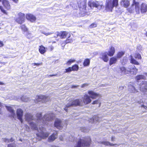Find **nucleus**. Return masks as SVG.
<instances>
[{"label": "nucleus", "instance_id": "nucleus-16", "mask_svg": "<svg viewBox=\"0 0 147 147\" xmlns=\"http://www.w3.org/2000/svg\"><path fill=\"white\" fill-rule=\"evenodd\" d=\"M88 94H89L90 97L92 99H95L98 97H100V95L92 91H89L88 92Z\"/></svg>", "mask_w": 147, "mask_h": 147}, {"label": "nucleus", "instance_id": "nucleus-44", "mask_svg": "<svg viewBox=\"0 0 147 147\" xmlns=\"http://www.w3.org/2000/svg\"><path fill=\"white\" fill-rule=\"evenodd\" d=\"M97 26L96 24L95 23H93L90 25L89 27L90 28H92L94 27H96Z\"/></svg>", "mask_w": 147, "mask_h": 147}, {"label": "nucleus", "instance_id": "nucleus-36", "mask_svg": "<svg viewBox=\"0 0 147 147\" xmlns=\"http://www.w3.org/2000/svg\"><path fill=\"white\" fill-rule=\"evenodd\" d=\"M68 37L66 40L63 41L64 43L67 44L69 43H71L73 42V40L71 38H70V37L68 36Z\"/></svg>", "mask_w": 147, "mask_h": 147}, {"label": "nucleus", "instance_id": "nucleus-11", "mask_svg": "<svg viewBox=\"0 0 147 147\" xmlns=\"http://www.w3.org/2000/svg\"><path fill=\"white\" fill-rule=\"evenodd\" d=\"M63 126V123L60 119H57L55 121L54 126L57 129H61Z\"/></svg>", "mask_w": 147, "mask_h": 147}, {"label": "nucleus", "instance_id": "nucleus-40", "mask_svg": "<svg viewBox=\"0 0 147 147\" xmlns=\"http://www.w3.org/2000/svg\"><path fill=\"white\" fill-rule=\"evenodd\" d=\"M80 130L82 132H87L88 131V129L85 127H81Z\"/></svg>", "mask_w": 147, "mask_h": 147}, {"label": "nucleus", "instance_id": "nucleus-4", "mask_svg": "<svg viewBox=\"0 0 147 147\" xmlns=\"http://www.w3.org/2000/svg\"><path fill=\"white\" fill-rule=\"evenodd\" d=\"M91 141V139L89 137L80 139L74 147H89Z\"/></svg>", "mask_w": 147, "mask_h": 147}, {"label": "nucleus", "instance_id": "nucleus-19", "mask_svg": "<svg viewBox=\"0 0 147 147\" xmlns=\"http://www.w3.org/2000/svg\"><path fill=\"white\" fill-rule=\"evenodd\" d=\"M0 2H2L3 4L7 9H10V5L7 1L6 0H0Z\"/></svg>", "mask_w": 147, "mask_h": 147}, {"label": "nucleus", "instance_id": "nucleus-2", "mask_svg": "<svg viewBox=\"0 0 147 147\" xmlns=\"http://www.w3.org/2000/svg\"><path fill=\"white\" fill-rule=\"evenodd\" d=\"M146 76L147 77V73L144 75H139L136 77V79L139 84L140 90L143 92H146L147 90V81H140L141 79H146Z\"/></svg>", "mask_w": 147, "mask_h": 147}, {"label": "nucleus", "instance_id": "nucleus-28", "mask_svg": "<svg viewBox=\"0 0 147 147\" xmlns=\"http://www.w3.org/2000/svg\"><path fill=\"white\" fill-rule=\"evenodd\" d=\"M40 52L42 54H43L46 52L45 48L42 45L40 46L39 48Z\"/></svg>", "mask_w": 147, "mask_h": 147}, {"label": "nucleus", "instance_id": "nucleus-22", "mask_svg": "<svg viewBox=\"0 0 147 147\" xmlns=\"http://www.w3.org/2000/svg\"><path fill=\"white\" fill-rule=\"evenodd\" d=\"M140 10L142 13L146 12L147 11V5L145 3H143L141 5Z\"/></svg>", "mask_w": 147, "mask_h": 147}, {"label": "nucleus", "instance_id": "nucleus-46", "mask_svg": "<svg viewBox=\"0 0 147 147\" xmlns=\"http://www.w3.org/2000/svg\"><path fill=\"white\" fill-rule=\"evenodd\" d=\"M8 147H15V145L14 143H13L11 144H8Z\"/></svg>", "mask_w": 147, "mask_h": 147}, {"label": "nucleus", "instance_id": "nucleus-33", "mask_svg": "<svg viewBox=\"0 0 147 147\" xmlns=\"http://www.w3.org/2000/svg\"><path fill=\"white\" fill-rule=\"evenodd\" d=\"M76 60L74 59H69L66 63V64L67 65L69 66L71 64L74 62H75Z\"/></svg>", "mask_w": 147, "mask_h": 147}, {"label": "nucleus", "instance_id": "nucleus-15", "mask_svg": "<svg viewBox=\"0 0 147 147\" xmlns=\"http://www.w3.org/2000/svg\"><path fill=\"white\" fill-rule=\"evenodd\" d=\"M5 107L7 110L9 111L11 113L10 115H9V116L11 118H14V117H16V114L14 112V110L10 107L6 106Z\"/></svg>", "mask_w": 147, "mask_h": 147}, {"label": "nucleus", "instance_id": "nucleus-24", "mask_svg": "<svg viewBox=\"0 0 147 147\" xmlns=\"http://www.w3.org/2000/svg\"><path fill=\"white\" fill-rule=\"evenodd\" d=\"M78 4V6L80 7H82V5L83 8H86V0H84V2H82V3L80 1H77Z\"/></svg>", "mask_w": 147, "mask_h": 147}, {"label": "nucleus", "instance_id": "nucleus-31", "mask_svg": "<svg viewBox=\"0 0 147 147\" xmlns=\"http://www.w3.org/2000/svg\"><path fill=\"white\" fill-rule=\"evenodd\" d=\"M20 100L23 102H27L29 100V98L26 96H23L20 98Z\"/></svg>", "mask_w": 147, "mask_h": 147}, {"label": "nucleus", "instance_id": "nucleus-42", "mask_svg": "<svg viewBox=\"0 0 147 147\" xmlns=\"http://www.w3.org/2000/svg\"><path fill=\"white\" fill-rule=\"evenodd\" d=\"M26 33V36L28 38H32V36L30 33L28 31Z\"/></svg>", "mask_w": 147, "mask_h": 147}, {"label": "nucleus", "instance_id": "nucleus-23", "mask_svg": "<svg viewBox=\"0 0 147 147\" xmlns=\"http://www.w3.org/2000/svg\"><path fill=\"white\" fill-rule=\"evenodd\" d=\"M129 59L130 60V62L131 63L135 65H139V63L134 59L132 56L130 55L129 56Z\"/></svg>", "mask_w": 147, "mask_h": 147}, {"label": "nucleus", "instance_id": "nucleus-13", "mask_svg": "<svg viewBox=\"0 0 147 147\" xmlns=\"http://www.w3.org/2000/svg\"><path fill=\"white\" fill-rule=\"evenodd\" d=\"M107 55L108 53L107 52H102L100 54V57L105 62H107L109 60Z\"/></svg>", "mask_w": 147, "mask_h": 147}, {"label": "nucleus", "instance_id": "nucleus-14", "mask_svg": "<svg viewBox=\"0 0 147 147\" xmlns=\"http://www.w3.org/2000/svg\"><path fill=\"white\" fill-rule=\"evenodd\" d=\"M100 144H104L107 146H114L115 145V146L116 147H124V145L123 144H120L119 145H117V144H113L109 142H100Z\"/></svg>", "mask_w": 147, "mask_h": 147}, {"label": "nucleus", "instance_id": "nucleus-52", "mask_svg": "<svg viewBox=\"0 0 147 147\" xmlns=\"http://www.w3.org/2000/svg\"><path fill=\"white\" fill-rule=\"evenodd\" d=\"M99 102L98 100H96L93 102L92 104H98Z\"/></svg>", "mask_w": 147, "mask_h": 147}, {"label": "nucleus", "instance_id": "nucleus-8", "mask_svg": "<svg viewBox=\"0 0 147 147\" xmlns=\"http://www.w3.org/2000/svg\"><path fill=\"white\" fill-rule=\"evenodd\" d=\"M88 5L91 8L95 7L100 10L103 6L102 3V2H92V1H89L88 3Z\"/></svg>", "mask_w": 147, "mask_h": 147}, {"label": "nucleus", "instance_id": "nucleus-35", "mask_svg": "<svg viewBox=\"0 0 147 147\" xmlns=\"http://www.w3.org/2000/svg\"><path fill=\"white\" fill-rule=\"evenodd\" d=\"M2 140L5 143H7L10 142H13L14 141V140L12 138H11L10 140L7 138H3Z\"/></svg>", "mask_w": 147, "mask_h": 147}, {"label": "nucleus", "instance_id": "nucleus-55", "mask_svg": "<svg viewBox=\"0 0 147 147\" xmlns=\"http://www.w3.org/2000/svg\"><path fill=\"white\" fill-rule=\"evenodd\" d=\"M50 51H52L54 49L53 47L52 46H51L49 47Z\"/></svg>", "mask_w": 147, "mask_h": 147}, {"label": "nucleus", "instance_id": "nucleus-38", "mask_svg": "<svg viewBox=\"0 0 147 147\" xmlns=\"http://www.w3.org/2000/svg\"><path fill=\"white\" fill-rule=\"evenodd\" d=\"M124 54V53L122 51L119 52L117 55V58H119L122 56Z\"/></svg>", "mask_w": 147, "mask_h": 147}, {"label": "nucleus", "instance_id": "nucleus-37", "mask_svg": "<svg viewBox=\"0 0 147 147\" xmlns=\"http://www.w3.org/2000/svg\"><path fill=\"white\" fill-rule=\"evenodd\" d=\"M21 29L24 32H26L28 30V29L24 25H22L21 26Z\"/></svg>", "mask_w": 147, "mask_h": 147}, {"label": "nucleus", "instance_id": "nucleus-29", "mask_svg": "<svg viewBox=\"0 0 147 147\" xmlns=\"http://www.w3.org/2000/svg\"><path fill=\"white\" fill-rule=\"evenodd\" d=\"M100 119L97 116H94L92 118L90 122L92 123H94L95 121L99 122Z\"/></svg>", "mask_w": 147, "mask_h": 147}, {"label": "nucleus", "instance_id": "nucleus-58", "mask_svg": "<svg viewBox=\"0 0 147 147\" xmlns=\"http://www.w3.org/2000/svg\"><path fill=\"white\" fill-rule=\"evenodd\" d=\"M123 88V86H120L119 87V89L120 90H122Z\"/></svg>", "mask_w": 147, "mask_h": 147}, {"label": "nucleus", "instance_id": "nucleus-9", "mask_svg": "<svg viewBox=\"0 0 147 147\" xmlns=\"http://www.w3.org/2000/svg\"><path fill=\"white\" fill-rule=\"evenodd\" d=\"M18 16L15 18L16 21L20 24H22L24 22L25 20V14L20 12L18 13Z\"/></svg>", "mask_w": 147, "mask_h": 147}, {"label": "nucleus", "instance_id": "nucleus-10", "mask_svg": "<svg viewBox=\"0 0 147 147\" xmlns=\"http://www.w3.org/2000/svg\"><path fill=\"white\" fill-rule=\"evenodd\" d=\"M56 36H55L54 37H57L59 36L61 38H65L68 36H69V37H70L71 36L70 34L66 31L61 32H57L56 33Z\"/></svg>", "mask_w": 147, "mask_h": 147}, {"label": "nucleus", "instance_id": "nucleus-60", "mask_svg": "<svg viewBox=\"0 0 147 147\" xmlns=\"http://www.w3.org/2000/svg\"><path fill=\"white\" fill-rule=\"evenodd\" d=\"M3 82H0V85H3Z\"/></svg>", "mask_w": 147, "mask_h": 147}, {"label": "nucleus", "instance_id": "nucleus-12", "mask_svg": "<svg viewBox=\"0 0 147 147\" xmlns=\"http://www.w3.org/2000/svg\"><path fill=\"white\" fill-rule=\"evenodd\" d=\"M23 113V111L21 109H17L16 115L18 119L20 120L22 123L23 122V120L22 119Z\"/></svg>", "mask_w": 147, "mask_h": 147}, {"label": "nucleus", "instance_id": "nucleus-48", "mask_svg": "<svg viewBox=\"0 0 147 147\" xmlns=\"http://www.w3.org/2000/svg\"><path fill=\"white\" fill-rule=\"evenodd\" d=\"M0 9L2 12L4 13H6V11L5 10L3 9V7L1 6H0Z\"/></svg>", "mask_w": 147, "mask_h": 147}, {"label": "nucleus", "instance_id": "nucleus-59", "mask_svg": "<svg viewBox=\"0 0 147 147\" xmlns=\"http://www.w3.org/2000/svg\"><path fill=\"white\" fill-rule=\"evenodd\" d=\"M15 2L17 3L18 1V0H13Z\"/></svg>", "mask_w": 147, "mask_h": 147}, {"label": "nucleus", "instance_id": "nucleus-57", "mask_svg": "<svg viewBox=\"0 0 147 147\" xmlns=\"http://www.w3.org/2000/svg\"><path fill=\"white\" fill-rule=\"evenodd\" d=\"M59 139L61 141L63 140V138L62 136H60L59 138Z\"/></svg>", "mask_w": 147, "mask_h": 147}, {"label": "nucleus", "instance_id": "nucleus-32", "mask_svg": "<svg viewBox=\"0 0 147 147\" xmlns=\"http://www.w3.org/2000/svg\"><path fill=\"white\" fill-rule=\"evenodd\" d=\"M90 61L89 59H86L84 62L83 65L84 66H88L90 64Z\"/></svg>", "mask_w": 147, "mask_h": 147}, {"label": "nucleus", "instance_id": "nucleus-45", "mask_svg": "<svg viewBox=\"0 0 147 147\" xmlns=\"http://www.w3.org/2000/svg\"><path fill=\"white\" fill-rule=\"evenodd\" d=\"M42 64V63H32V65L33 66H35L36 65L38 66L39 65H41Z\"/></svg>", "mask_w": 147, "mask_h": 147}, {"label": "nucleus", "instance_id": "nucleus-3", "mask_svg": "<svg viewBox=\"0 0 147 147\" xmlns=\"http://www.w3.org/2000/svg\"><path fill=\"white\" fill-rule=\"evenodd\" d=\"M116 68L118 69V72L122 74H126L130 73L131 74H136L138 71L137 69L133 65H129L127 69L124 67H117Z\"/></svg>", "mask_w": 147, "mask_h": 147}, {"label": "nucleus", "instance_id": "nucleus-1", "mask_svg": "<svg viewBox=\"0 0 147 147\" xmlns=\"http://www.w3.org/2000/svg\"><path fill=\"white\" fill-rule=\"evenodd\" d=\"M36 119H33L32 115L30 113H27L25 116L26 121L29 123L32 129L37 130L39 132V129L42 133L43 137H47L49 135L48 133H44L45 128L43 127L44 125H48V122L53 120V115L52 114H46L43 117L41 118L42 115L41 113H37Z\"/></svg>", "mask_w": 147, "mask_h": 147}, {"label": "nucleus", "instance_id": "nucleus-20", "mask_svg": "<svg viewBox=\"0 0 147 147\" xmlns=\"http://www.w3.org/2000/svg\"><path fill=\"white\" fill-rule=\"evenodd\" d=\"M57 131H55L53 134L49 138V141L51 142L54 141L57 137Z\"/></svg>", "mask_w": 147, "mask_h": 147}, {"label": "nucleus", "instance_id": "nucleus-53", "mask_svg": "<svg viewBox=\"0 0 147 147\" xmlns=\"http://www.w3.org/2000/svg\"><path fill=\"white\" fill-rule=\"evenodd\" d=\"M78 86V85H72L71 86V88H76Z\"/></svg>", "mask_w": 147, "mask_h": 147}, {"label": "nucleus", "instance_id": "nucleus-17", "mask_svg": "<svg viewBox=\"0 0 147 147\" xmlns=\"http://www.w3.org/2000/svg\"><path fill=\"white\" fill-rule=\"evenodd\" d=\"M83 99L84 103L86 104H87L90 103L91 101L90 97L86 94L84 95Z\"/></svg>", "mask_w": 147, "mask_h": 147}, {"label": "nucleus", "instance_id": "nucleus-7", "mask_svg": "<svg viewBox=\"0 0 147 147\" xmlns=\"http://www.w3.org/2000/svg\"><path fill=\"white\" fill-rule=\"evenodd\" d=\"M36 100H34L35 103H38L41 102L43 103L49 101L50 100V98L48 96L41 95L36 96Z\"/></svg>", "mask_w": 147, "mask_h": 147}, {"label": "nucleus", "instance_id": "nucleus-18", "mask_svg": "<svg viewBox=\"0 0 147 147\" xmlns=\"http://www.w3.org/2000/svg\"><path fill=\"white\" fill-rule=\"evenodd\" d=\"M26 18L28 20L32 22H35L36 20V17L31 14H27L26 16Z\"/></svg>", "mask_w": 147, "mask_h": 147}, {"label": "nucleus", "instance_id": "nucleus-21", "mask_svg": "<svg viewBox=\"0 0 147 147\" xmlns=\"http://www.w3.org/2000/svg\"><path fill=\"white\" fill-rule=\"evenodd\" d=\"M133 6L135 5L136 12L137 13H139L140 12V8L139 7V3L138 2H136L134 0V3L133 4Z\"/></svg>", "mask_w": 147, "mask_h": 147}, {"label": "nucleus", "instance_id": "nucleus-64", "mask_svg": "<svg viewBox=\"0 0 147 147\" xmlns=\"http://www.w3.org/2000/svg\"><path fill=\"white\" fill-rule=\"evenodd\" d=\"M1 113V109L0 108V114Z\"/></svg>", "mask_w": 147, "mask_h": 147}, {"label": "nucleus", "instance_id": "nucleus-39", "mask_svg": "<svg viewBox=\"0 0 147 147\" xmlns=\"http://www.w3.org/2000/svg\"><path fill=\"white\" fill-rule=\"evenodd\" d=\"M40 32L41 33L44 34L46 36L51 35L53 33V32H50L46 33V32H44L43 31L40 30Z\"/></svg>", "mask_w": 147, "mask_h": 147}, {"label": "nucleus", "instance_id": "nucleus-6", "mask_svg": "<svg viewBox=\"0 0 147 147\" xmlns=\"http://www.w3.org/2000/svg\"><path fill=\"white\" fill-rule=\"evenodd\" d=\"M82 104L83 102L82 100L76 99L72 102H69V103L67 104L64 109L66 112H67V109L70 107L73 106H82Z\"/></svg>", "mask_w": 147, "mask_h": 147}, {"label": "nucleus", "instance_id": "nucleus-54", "mask_svg": "<svg viewBox=\"0 0 147 147\" xmlns=\"http://www.w3.org/2000/svg\"><path fill=\"white\" fill-rule=\"evenodd\" d=\"M141 107L142 108H143L147 110V107L144 105H142L141 106Z\"/></svg>", "mask_w": 147, "mask_h": 147}, {"label": "nucleus", "instance_id": "nucleus-26", "mask_svg": "<svg viewBox=\"0 0 147 147\" xmlns=\"http://www.w3.org/2000/svg\"><path fill=\"white\" fill-rule=\"evenodd\" d=\"M129 2L127 0H122L121 2V5L125 7H127L129 5Z\"/></svg>", "mask_w": 147, "mask_h": 147}, {"label": "nucleus", "instance_id": "nucleus-30", "mask_svg": "<svg viewBox=\"0 0 147 147\" xmlns=\"http://www.w3.org/2000/svg\"><path fill=\"white\" fill-rule=\"evenodd\" d=\"M117 59L115 57H113L111 58L110 60L109 64L111 65L115 63L116 62Z\"/></svg>", "mask_w": 147, "mask_h": 147}, {"label": "nucleus", "instance_id": "nucleus-63", "mask_svg": "<svg viewBox=\"0 0 147 147\" xmlns=\"http://www.w3.org/2000/svg\"><path fill=\"white\" fill-rule=\"evenodd\" d=\"M54 75H49V76H54Z\"/></svg>", "mask_w": 147, "mask_h": 147}, {"label": "nucleus", "instance_id": "nucleus-34", "mask_svg": "<svg viewBox=\"0 0 147 147\" xmlns=\"http://www.w3.org/2000/svg\"><path fill=\"white\" fill-rule=\"evenodd\" d=\"M71 68L73 71H77L79 69V67L76 64L73 65Z\"/></svg>", "mask_w": 147, "mask_h": 147}, {"label": "nucleus", "instance_id": "nucleus-62", "mask_svg": "<svg viewBox=\"0 0 147 147\" xmlns=\"http://www.w3.org/2000/svg\"><path fill=\"white\" fill-rule=\"evenodd\" d=\"M111 140L112 141H113L114 140V138L113 137H112V138H111Z\"/></svg>", "mask_w": 147, "mask_h": 147}, {"label": "nucleus", "instance_id": "nucleus-56", "mask_svg": "<svg viewBox=\"0 0 147 147\" xmlns=\"http://www.w3.org/2000/svg\"><path fill=\"white\" fill-rule=\"evenodd\" d=\"M3 45V44L2 42L0 41V47H2Z\"/></svg>", "mask_w": 147, "mask_h": 147}, {"label": "nucleus", "instance_id": "nucleus-43", "mask_svg": "<svg viewBox=\"0 0 147 147\" xmlns=\"http://www.w3.org/2000/svg\"><path fill=\"white\" fill-rule=\"evenodd\" d=\"M65 70V73H68L69 72H70L72 71L71 67H69L67 69H66Z\"/></svg>", "mask_w": 147, "mask_h": 147}, {"label": "nucleus", "instance_id": "nucleus-5", "mask_svg": "<svg viewBox=\"0 0 147 147\" xmlns=\"http://www.w3.org/2000/svg\"><path fill=\"white\" fill-rule=\"evenodd\" d=\"M118 5V0H107L105 5V9L108 11H112L114 7Z\"/></svg>", "mask_w": 147, "mask_h": 147}, {"label": "nucleus", "instance_id": "nucleus-27", "mask_svg": "<svg viewBox=\"0 0 147 147\" xmlns=\"http://www.w3.org/2000/svg\"><path fill=\"white\" fill-rule=\"evenodd\" d=\"M115 51V49L113 47H111L110 51H109L108 55L110 56H112L113 55Z\"/></svg>", "mask_w": 147, "mask_h": 147}, {"label": "nucleus", "instance_id": "nucleus-47", "mask_svg": "<svg viewBox=\"0 0 147 147\" xmlns=\"http://www.w3.org/2000/svg\"><path fill=\"white\" fill-rule=\"evenodd\" d=\"M137 49L140 51L142 50V46L138 45L137 46Z\"/></svg>", "mask_w": 147, "mask_h": 147}, {"label": "nucleus", "instance_id": "nucleus-49", "mask_svg": "<svg viewBox=\"0 0 147 147\" xmlns=\"http://www.w3.org/2000/svg\"><path fill=\"white\" fill-rule=\"evenodd\" d=\"M88 84L87 83H85L83 84L82 86L81 87L82 88H84L86 86H88Z\"/></svg>", "mask_w": 147, "mask_h": 147}, {"label": "nucleus", "instance_id": "nucleus-25", "mask_svg": "<svg viewBox=\"0 0 147 147\" xmlns=\"http://www.w3.org/2000/svg\"><path fill=\"white\" fill-rule=\"evenodd\" d=\"M128 90L131 92L135 93L138 92L137 89H136L132 85H129L128 86Z\"/></svg>", "mask_w": 147, "mask_h": 147}, {"label": "nucleus", "instance_id": "nucleus-50", "mask_svg": "<svg viewBox=\"0 0 147 147\" xmlns=\"http://www.w3.org/2000/svg\"><path fill=\"white\" fill-rule=\"evenodd\" d=\"M25 127H26V130L28 131H30V129L29 126L28 125H26Z\"/></svg>", "mask_w": 147, "mask_h": 147}, {"label": "nucleus", "instance_id": "nucleus-41", "mask_svg": "<svg viewBox=\"0 0 147 147\" xmlns=\"http://www.w3.org/2000/svg\"><path fill=\"white\" fill-rule=\"evenodd\" d=\"M134 56L136 58L138 59H141V55L139 53H136Z\"/></svg>", "mask_w": 147, "mask_h": 147}, {"label": "nucleus", "instance_id": "nucleus-61", "mask_svg": "<svg viewBox=\"0 0 147 147\" xmlns=\"http://www.w3.org/2000/svg\"><path fill=\"white\" fill-rule=\"evenodd\" d=\"M2 106V103L0 102V107H1Z\"/></svg>", "mask_w": 147, "mask_h": 147}, {"label": "nucleus", "instance_id": "nucleus-51", "mask_svg": "<svg viewBox=\"0 0 147 147\" xmlns=\"http://www.w3.org/2000/svg\"><path fill=\"white\" fill-rule=\"evenodd\" d=\"M66 44V43H64L63 41L61 42V46L62 47H63V49H64V47H65Z\"/></svg>", "mask_w": 147, "mask_h": 147}]
</instances>
